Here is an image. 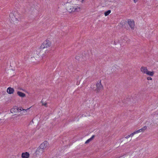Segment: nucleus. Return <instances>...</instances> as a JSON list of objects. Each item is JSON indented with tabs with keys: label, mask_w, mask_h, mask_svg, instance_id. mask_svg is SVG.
<instances>
[{
	"label": "nucleus",
	"mask_w": 158,
	"mask_h": 158,
	"mask_svg": "<svg viewBox=\"0 0 158 158\" xmlns=\"http://www.w3.org/2000/svg\"><path fill=\"white\" fill-rule=\"evenodd\" d=\"M133 0L135 3L137 2V0Z\"/></svg>",
	"instance_id": "412c9836"
},
{
	"label": "nucleus",
	"mask_w": 158,
	"mask_h": 158,
	"mask_svg": "<svg viewBox=\"0 0 158 158\" xmlns=\"http://www.w3.org/2000/svg\"><path fill=\"white\" fill-rule=\"evenodd\" d=\"M128 23L131 29H134L135 26L134 21L130 19H128Z\"/></svg>",
	"instance_id": "39448f33"
},
{
	"label": "nucleus",
	"mask_w": 158,
	"mask_h": 158,
	"mask_svg": "<svg viewBox=\"0 0 158 158\" xmlns=\"http://www.w3.org/2000/svg\"><path fill=\"white\" fill-rule=\"evenodd\" d=\"M96 88L95 91L98 92L100 90L103 89V86L101 83V81H98L96 84Z\"/></svg>",
	"instance_id": "7ed1b4c3"
},
{
	"label": "nucleus",
	"mask_w": 158,
	"mask_h": 158,
	"mask_svg": "<svg viewBox=\"0 0 158 158\" xmlns=\"http://www.w3.org/2000/svg\"><path fill=\"white\" fill-rule=\"evenodd\" d=\"M41 103H42V105L43 106H44L46 107H47V103H44L43 102V101H42V100L41 101Z\"/></svg>",
	"instance_id": "a211bd4d"
},
{
	"label": "nucleus",
	"mask_w": 158,
	"mask_h": 158,
	"mask_svg": "<svg viewBox=\"0 0 158 158\" xmlns=\"http://www.w3.org/2000/svg\"><path fill=\"white\" fill-rule=\"evenodd\" d=\"M154 72L152 71H148L146 74H147L148 75H149L150 76H153L154 74Z\"/></svg>",
	"instance_id": "4468645a"
},
{
	"label": "nucleus",
	"mask_w": 158,
	"mask_h": 158,
	"mask_svg": "<svg viewBox=\"0 0 158 158\" xmlns=\"http://www.w3.org/2000/svg\"><path fill=\"white\" fill-rule=\"evenodd\" d=\"M130 137L129 135H127V136L125 138H126V139H128V138H129Z\"/></svg>",
	"instance_id": "aec40b11"
},
{
	"label": "nucleus",
	"mask_w": 158,
	"mask_h": 158,
	"mask_svg": "<svg viewBox=\"0 0 158 158\" xmlns=\"http://www.w3.org/2000/svg\"><path fill=\"white\" fill-rule=\"evenodd\" d=\"M67 11L70 13L79 11L81 10L80 7L75 6H68L67 8Z\"/></svg>",
	"instance_id": "f257e3e1"
},
{
	"label": "nucleus",
	"mask_w": 158,
	"mask_h": 158,
	"mask_svg": "<svg viewBox=\"0 0 158 158\" xmlns=\"http://www.w3.org/2000/svg\"><path fill=\"white\" fill-rule=\"evenodd\" d=\"M14 91V89L13 88H11L10 87L8 88L7 89V92L10 94H13Z\"/></svg>",
	"instance_id": "0eeeda50"
},
{
	"label": "nucleus",
	"mask_w": 158,
	"mask_h": 158,
	"mask_svg": "<svg viewBox=\"0 0 158 158\" xmlns=\"http://www.w3.org/2000/svg\"><path fill=\"white\" fill-rule=\"evenodd\" d=\"M48 145V143L47 141H44L43 143H42L40 146V148H41L44 150L45 149Z\"/></svg>",
	"instance_id": "20e7f679"
},
{
	"label": "nucleus",
	"mask_w": 158,
	"mask_h": 158,
	"mask_svg": "<svg viewBox=\"0 0 158 158\" xmlns=\"http://www.w3.org/2000/svg\"><path fill=\"white\" fill-rule=\"evenodd\" d=\"M84 1V0H82L81 1V2H83Z\"/></svg>",
	"instance_id": "4be33fe9"
},
{
	"label": "nucleus",
	"mask_w": 158,
	"mask_h": 158,
	"mask_svg": "<svg viewBox=\"0 0 158 158\" xmlns=\"http://www.w3.org/2000/svg\"><path fill=\"white\" fill-rule=\"evenodd\" d=\"M44 150L43 149L39 147L36 151V154L40 155L44 152Z\"/></svg>",
	"instance_id": "423d86ee"
},
{
	"label": "nucleus",
	"mask_w": 158,
	"mask_h": 158,
	"mask_svg": "<svg viewBox=\"0 0 158 158\" xmlns=\"http://www.w3.org/2000/svg\"><path fill=\"white\" fill-rule=\"evenodd\" d=\"M17 108V107H15L13 108H12L10 110V112H11L12 113H13L14 112H15V113L19 109V108Z\"/></svg>",
	"instance_id": "f8f14e48"
},
{
	"label": "nucleus",
	"mask_w": 158,
	"mask_h": 158,
	"mask_svg": "<svg viewBox=\"0 0 158 158\" xmlns=\"http://www.w3.org/2000/svg\"><path fill=\"white\" fill-rule=\"evenodd\" d=\"M147 129V127L146 126H144L141 129H139L137 131H136V132L137 133L139 132H143L145 130H146Z\"/></svg>",
	"instance_id": "9d476101"
},
{
	"label": "nucleus",
	"mask_w": 158,
	"mask_h": 158,
	"mask_svg": "<svg viewBox=\"0 0 158 158\" xmlns=\"http://www.w3.org/2000/svg\"><path fill=\"white\" fill-rule=\"evenodd\" d=\"M68 1H67L66 2V3H68Z\"/></svg>",
	"instance_id": "5701e85b"
},
{
	"label": "nucleus",
	"mask_w": 158,
	"mask_h": 158,
	"mask_svg": "<svg viewBox=\"0 0 158 158\" xmlns=\"http://www.w3.org/2000/svg\"><path fill=\"white\" fill-rule=\"evenodd\" d=\"M95 136L93 135L90 139H88L85 142V143L87 144L89 143L94 138Z\"/></svg>",
	"instance_id": "ddd939ff"
},
{
	"label": "nucleus",
	"mask_w": 158,
	"mask_h": 158,
	"mask_svg": "<svg viewBox=\"0 0 158 158\" xmlns=\"http://www.w3.org/2000/svg\"><path fill=\"white\" fill-rule=\"evenodd\" d=\"M147 79L148 80H151L152 78L151 77H147Z\"/></svg>",
	"instance_id": "6ab92c4d"
},
{
	"label": "nucleus",
	"mask_w": 158,
	"mask_h": 158,
	"mask_svg": "<svg viewBox=\"0 0 158 158\" xmlns=\"http://www.w3.org/2000/svg\"><path fill=\"white\" fill-rule=\"evenodd\" d=\"M111 12V10H108L107 11H106L105 13V15L106 16L108 15Z\"/></svg>",
	"instance_id": "2eb2a0df"
},
{
	"label": "nucleus",
	"mask_w": 158,
	"mask_h": 158,
	"mask_svg": "<svg viewBox=\"0 0 158 158\" xmlns=\"http://www.w3.org/2000/svg\"><path fill=\"white\" fill-rule=\"evenodd\" d=\"M29 156V154L27 152L23 153L22 154V158H28Z\"/></svg>",
	"instance_id": "1a4fd4ad"
},
{
	"label": "nucleus",
	"mask_w": 158,
	"mask_h": 158,
	"mask_svg": "<svg viewBox=\"0 0 158 158\" xmlns=\"http://www.w3.org/2000/svg\"><path fill=\"white\" fill-rule=\"evenodd\" d=\"M51 43L50 41L48 40H46L44 41L43 44L41 45L40 47L42 48H47L50 47L51 45Z\"/></svg>",
	"instance_id": "f03ea898"
},
{
	"label": "nucleus",
	"mask_w": 158,
	"mask_h": 158,
	"mask_svg": "<svg viewBox=\"0 0 158 158\" xmlns=\"http://www.w3.org/2000/svg\"><path fill=\"white\" fill-rule=\"evenodd\" d=\"M137 133L136 132V131H134V132L133 133H132L130 135H129L130 137H132L133 136V135L135 134H136Z\"/></svg>",
	"instance_id": "f3484780"
},
{
	"label": "nucleus",
	"mask_w": 158,
	"mask_h": 158,
	"mask_svg": "<svg viewBox=\"0 0 158 158\" xmlns=\"http://www.w3.org/2000/svg\"><path fill=\"white\" fill-rule=\"evenodd\" d=\"M17 94L20 97H24L25 96V94L24 93L20 91H18L17 93Z\"/></svg>",
	"instance_id": "9b49d317"
},
{
	"label": "nucleus",
	"mask_w": 158,
	"mask_h": 158,
	"mask_svg": "<svg viewBox=\"0 0 158 158\" xmlns=\"http://www.w3.org/2000/svg\"><path fill=\"white\" fill-rule=\"evenodd\" d=\"M141 71H142L144 73L146 74L148 71L147 68L145 67H142L140 69Z\"/></svg>",
	"instance_id": "6e6552de"
},
{
	"label": "nucleus",
	"mask_w": 158,
	"mask_h": 158,
	"mask_svg": "<svg viewBox=\"0 0 158 158\" xmlns=\"http://www.w3.org/2000/svg\"><path fill=\"white\" fill-rule=\"evenodd\" d=\"M29 108H27V109H22V110L20 108L19 109V110H20L21 111H23L24 112H27V110H28L29 109Z\"/></svg>",
	"instance_id": "dca6fc26"
}]
</instances>
